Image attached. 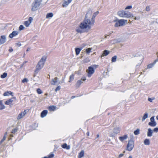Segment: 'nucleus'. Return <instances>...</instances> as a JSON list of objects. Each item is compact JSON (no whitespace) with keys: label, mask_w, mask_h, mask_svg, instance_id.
<instances>
[{"label":"nucleus","mask_w":158,"mask_h":158,"mask_svg":"<svg viewBox=\"0 0 158 158\" xmlns=\"http://www.w3.org/2000/svg\"><path fill=\"white\" fill-rule=\"evenodd\" d=\"M92 23L89 24V22L87 20H83L79 25V27H77L76 31L78 33H81L83 32L81 29H87V30H90L91 28V25Z\"/></svg>","instance_id":"nucleus-1"},{"label":"nucleus","mask_w":158,"mask_h":158,"mask_svg":"<svg viewBox=\"0 0 158 158\" xmlns=\"http://www.w3.org/2000/svg\"><path fill=\"white\" fill-rule=\"evenodd\" d=\"M118 15L120 17L122 18H130L132 14L126 10H120L117 13Z\"/></svg>","instance_id":"nucleus-2"},{"label":"nucleus","mask_w":158,"mask_h":158,"mask_svg":"<svg viewBox=\"0 0 158 158\" xmlns=\"http://www.w3.org/2000/svg\"><path fill=\"white\" fill-rule=\"evenodd\" d=\"M42 2V0H35L32 4V11H35L36 10L40 5Z\"/></svg>","instance_id":"nucleus-3"},{"label":"nucleus","mask_w":158,"mask_h":158,"mask_svg":"<svg viewBox=\"0 0 158 158\" xmlns=\"http://www.w3.org/2000/svg\"><path fill=\"white\" fill-rule=\"evenodd\" d=\"M114 22H116L114 26L115 27H120L124 26L125 25V23H127V20H124L123 19H118L114 21Z\"/></svg>","instance_id":"nucleus-4"},{"label":"nucleus","mask_w":158,"mask_h":158,"mask_svg":"<svg viewBox=\"0 0 158 158\" xmlns=\"http://www.w3.org/2000/svg\"><path fill=\"white\" fill-rule=\"evenodd\" d=\"M134 147V142L132 139H131L128 141L127 146L126 150L128 151H131Z\"/></svg>","instance_id":"nucleus-5"},{"label":"nucleus","mask_w":158,"mask_h":158,"mask_svg":"<svg viewBox=\"0 0 158 158\" xmlns=\"http://www.w3.org/2000/svg\"><path fill=\"white\" fill-rule=\"evenodd\" d=\"M44 63V62L40 60L36 66V69H35V72L36 73H38L40 70L43 67Z\"/></svg>","instance_id":"nucleus-6"},{"label":"nucleus","mask_w":158,"mask_h":158,"mask_svg":"<svg viewBox=\"0 0 158 158\" xmlns=\"http://www.w3.org/2000/svg\"><path fill=\"white\" fill-rule=\"evenodd\" d=\"M44 63V62L40 60L36 66V69H35V72L36 73H38L40 70L43 67Z\"/></svg>","instance_id":"nucleus-7"},{"label":"nucleus","mask_w":158,"mask_h":158,"mask_svg":"<svg viewBox=\"0 0 158 158\" xmlns=\"http://www.w3.org/2000/svg\"><path fill=\"white\" fill-rule=\"evenodd\" d=\"M86 80V77H83L81 78V80H78L75 85V86L76 88H78L81 84L83 83L82 81H84Z\"/></svg>","instance_id":"nucleus-8"},{"label":"nucleus","mask_w":158,"mask_h":158,"mask_svg":"<svg viewBox=\"0 0 158 158\" xmlns=\"http://www.w3.org/2000/svg\"><path fill=\"white\" fill-rule=\"evenodd\" d=\"M89 71L88 73V76L90 77L91 75L93 74L94 72V68L92 66H89L88 67Z\"/></svg>","instance_id":"nucleus-9"},{"label":"nucleus","mask_w":158,"mask_h":158,"mask_svg":"<svg viewBox=\"0 0 158 158\" xmlns=\"http://www.w3.org/2000/svg\"><path fill=\"white\" fill-rule=\"evenodd\" d=\"M6 37L5 35H1L0 36V44H2L6 42Z\"/></svg>","instance_id":"nucleus-10"},{"label":"nucleus","mask_w":158,"mask_h":158,"mask_svg":"<svg viewBox=\"0 0 158 158\" xmlns=\"http://www.w3.org/2000/svg\"><path fill=\"white\" fill-rule=\"evenodd\" d=\"M98 13L99 12L98 11H97L94 13L92 17L91 20H90L91 23H92V24H94V23L95 22V18L96 15L98 14Z\"/></svg>","instance_id":"nucleus-11"},{"label":"nucleus","mask_w":158,"mask_h":158,"mask_svg":"<svg viewBox=\"0 0 158 158\" xmlns=\"http://www.w3.org/2000/svg\"><path fill=\"white\" fill-rule=\"evenodd\" d=\"M26 114V110H25L24 111L20 113L18 115L17 119L18 120L20 119L23 117Z\"/></svg>","instance_id":"nucleus-12"},{"label":"nucleus","mask_w":158,"mask_h":158,"mask_svg":"<svg viewBox=\"0 0 158 158\" xmlns=\"http://www.w3.org/2000/svg\"><path fill=\"white\" fill-rule=\"evenodd\" d=\"M18 34V32L17 31H13L11 33H10L9 37L10 38H12L14 37L17 35Z\"/></svg>","instance_id":"nucleus-13"},{"label":"nucleus","mask_w":158,"mask_h":158,"mask_svg":"<svg viewBox=\"0 0 158 158\" xmlns=\"http://www.w3.org/2000/svg\"><path fill=\"white\" fill-rule=\"evenodd\" d=\"M9 95H11L12 97L14 96V93L13 92L9 91H7L4 93L3 95L4 96H9Z\"/></svg>","instance_id":"nucleus-14"},{"label":"nucleus","mask_w":158,"mask_h":158,"mask_svg":"<svg viewBox=\"0 0 158 158\" xmlns=\"http://www.w3.org/2000/svg\"><path fill=\"white\" fill-rule=\"evenodd\" d=\"M153 131L150 128H149L148 129L147 135L148 137H151L152 136Z\"/></svg>","instance_id":"nucleus-15"},{"label":"nucleus","mask_w":158,"mask_h":158,"mask_svg":"<svg viewBox=\"0 0 158 158\" xmlns=\"http://www.w3.org/2000/svg\"><path fill=\"white\" fill-rule=\"evenodd\" d=\"M110 53V52L109 51L107 50H104L103 52V53L101 56V57L102 58L103 57L108 55Z\"/></svg>","instance_id":"nucleus-16"},{"label":"nucleus","mask_w":158,"mask_h":158,"mask_svg":"<svg viewBox=\"0 0 158 158\" xmlns=\"http://www.w3.org/2000/svg\"><path fill=\"white\" fill-rule=\"evenodd\" d=\"M48 111L47 110H44L40 114V116L42 118L45 117L48 113Z\"/></svg>","instance_id":"nucleus-17"},{"label":"nucleus","mask_w":158,"mask_h":158,"mask_svg":"<svg viewBox=\"0 0 158 158\" xmlns=\"http://www.w3.org/2000/svg\"><path fill=\"white\" fill-rule=\"evenodd\" d=\"M70 0H65L64 2L62 4V6L63 7H66L68 5L69 3L71 2Z\"/></svg>","instance_id":"nucleus-18"},{"label":"nucleus","mask_w":158,"mask_h":158,"mask_svg":"<svg viewBox=\"0 0 158 158\" xmlns=\"http://www.w3.org/2000/svg\"><path fill=\"white\" fill-rule=\"evenodd\" d=\"M127 137V135H125L123 136H120L119 137V139L121 142H123L124 140L126 139Z\"/></svg>","instance_id":"nucleus-19"},{"label":"nucleus","mask_w":158,"mask_h":158,"mask_svg":"<svg viewBox=\"0 0 158 158\" xmlns=\"http://www.w3.org/2000/svg\"><path fill=\"white\" fill-rule=\"evenodd\" d=\"M61 147L63 148L66 149H69L70 148V146L67 145L66 143H64L62 144Z\"/></svg>","instance_id":"nucleus-20"},{"label":"nucleus","mask_w":158,"mask_h":158,"mask_svg":"<svg viewBox=\"0 0 158 158\" xmlns=\"http://www.w3.org/2000/svg\"><path fill=\"white\" fill-rule=\"evenodd\" d=\"M58 81V78L57 77H55L54 79H52L51 81V84L52 85H55V83Z\"/></svg>","instance_id":"nucleus-21"},{"label":"nucleus","mask_w":158,"mask_h":158,"mask_svg":"<svg viewBox=\"0 0 158 158\" xmlns=\"http://www.w3.org/2000/svg\"><path fill=\"white\" fill-rule=\"evenodd\" d=\"M148 124L150 126L154 127L156 126V123L155 121L150 122L148 123Z\"/></svg>","instance_id":"nucleus-22"},{"label":"nucleus","mask_w":158,"mask_h":158,"mask_svg":"<svg viewBox=\"0 0 158 158\" xmlns=\"http://www.w3.org/2000/svg\"><path fill=\"white\" fill-rule=\"evenodd\" d=\"M84 155V151L83 150L81 151L79 153L78 156V158H82Z\"/></svg>","instance_id":"nucleus-23"},{"label":"nucleus","mask_w":158,"mask_h":158,"mask_svg":"<svg viewBox=\"0 0 158 158\" xmlns=\"http://www.w3.org/2000/svg\"><path fill=\"white\" fill-rule=\"evenodd\" d=\"M120 130L119 128H115L113 129V132L115 135H117L119 133Z\"/></svg>","instance_id":"nucleus-24"},{"label":"nucleus","mask_w":158,"mask_h":158,"mask_svg":"<svg viewBox=\"0 0 158 158\" xmlns=\"http://www.w3.org/2000/svg\"><path fill=\"white\" fill-rule=\"evenodd\" d=\"M148 114L147 112H145L143 114L142 119V122L144 120L148 118Z\"/></svg>","instance_id":"nucleus-25"},{"label":"nucleus","mask_w":158,"mask_h":158,"mask_svg":"<svg viewBox=\"0 0 158 158\" xmlns=\"http://www.w3.org/2000/svg\"><path fill=\"white\" fill-rule=\"evenodd\" d=\"M81 49H82L80 48H75V51L76 55H77L79 54Z\"/></svg>","instance_id":"nucleus-26"},{"label":"nucleus","mask_w":158,"mask_h":158,"mask_svg":"<svg viewBox=\"0 0 158 158\" xmlns=\"http://www.w3.org/2000/svg\"><path fill=\"white\" fill-rule=\"evenodd\" d=\"M130 17L132 18L133 19L135 20H138L140 19V16H139L138 15H133L132 14L131 16Z\"/></svg>","instance_id":"nucleus-27"},{"label":"nucleus","mask_w":158,"mask_h":158,"mask_svg":"<svg viewBox=\"0 0 158 158\" xmlns=\"http://www.w3.org/2000/svg\"><path fill=\"white\" fill-rule=\"evenodd\" d=\"M13 102V100H12V99H10L6 101L5 102V104L6 105H10Z\"/></svg>","instance_id":"nucleus-28"},{"label":"nucleus","mask_w":158,"mask_h":158,"mask_svg":"<svg viewBox=\"0 0 158 158\" xmlns=\"http://www.w3.org/2000/svg\"><path fill=\"white\" fill-rule=\"evenodd\" d=\"M53 14L52 12L48 13L46 15V18L47 19H48L50 18H52L53 16Z\"/></svg>","instance_id":"nucleus-29"},{"label":"nucleus","mask_w":158,"mask_h":158,"mask_svg":"<svg viewBox=\"0 0 158 158\" xmlns=\"http://www.w3.org/2000/svg\"><path fill=\"white\" fill-rule=\"evenodd\" d=\"M5 106L2 103V101L0 100V110H3L5 109Z\"/></svg>","instance_id":"nucleus-30"},{"label":"nucleus","mask_w":158,"mask_h":158,"mask_svg":"<svg viewBox=\"0 0 158 158\" xmlns=\"http://www.w3.org/2000/svg\"><path fill=\"white\" fill-rule=\"evenodd\" d=\"M5 106L2 103V101L0 100V110H3L5 109Z\"/></svg>","instance_id":"nucleus-31"},{"label":"nucleus","mask_w":158,"mask_h":158,"mask_svg":"<svg viewBox=\"0 0 158 158\" xmlns=\"http://www.w3.org/2000/svg\"><path fill=\"white\" fill-rule=\"evenodd\" d=\"M144 144L147 145H148L150 144V140L148 139H146L144 141Z\"/></svg>","instance_id":"nucleus-32"},{"label":"nucleus","mask_w":158,"mask_h":158,"mask_svg":"<svg viewBox=\"0 0 158 158\" xmlns=\"http://www.w3.org/2000/svg\"><path fill=\"white\" fill-rule=\"evenodd\" d=\"M56 108V106H49L48 107V109L50 111H54Z\"/></svg>","instance_id":"nucleus-33"},{"label":"nucleus","mask_w":158,"mask_h":158,"mask_svg":"<svg viewBox=\"0 0 158 158\" xmlns=\"http://www.w3.org/2000/svg\"><path fill=\"white\" fill-rule=\"evenodd\" d=\"M155 64L156 63H155V61H154L153 63H151L148 65L147 68L150 69L152 68Z\"/></svg>","instance_id":"nucleus-34"},{"label":"nucleus","mask_w":158,"mask_h":158,"mask_svg":"<svg viewBox=\"0 0 158 158\" xmlns=\"http://www.w3.org/2000/svg\"><path fill=\"white\" fill-rule=\"evenodd\" d=\"M140 130L139 129H137L134 131V133L135 135H137L140 133Z\"/></svg>","instance_id":"nucleus-35"},{"label":"nucleus","mask_w":158,"mask_h":158,"mask_svg":"<svg viewBox=\"0 0 158 158\" xmlns=\"http://www.w3.org/2000/svg\"><path fill=\"white\" fill-rule=\"evenodd\" d=\"M88 14V13L87 12L86 14V15H85V19H84V20H87L88 21V22H89V24H90V23H91L90 20L89 19H88V17L87 16Z\"/></svg>","instance_id":"nucleus-36"},{"label":"nucleus","mask_w":158,"mask_h":158,"mask_svg":"<svg viewBox=\"0 0 158 158\" xmlns=\"http://www.w3.org/2000/svg\"><path fill=\"white\" fill-rule=\"evenodd\" d=\"M7 74L6 73H4L1 75V77L2 78H4L7 76Z\"/></svg>","instance_id":"nucleus-37"},{"label":"nucleus","mask_w":158,"mask_h":158,"mask_svg":"<svg viewBox=\"0 0 158 158\" xmlns=\"http://www.w3.org/2000/svg\"><path fill=\"white\" fill-rule=\"evenodd\" d=\"M47 58L46 56H44L42 57V58L40 59V60L44 62L45 63V61H46V59Z\"/></svg>","instance_id":"nucleus-38"},{"label":"nucleus","mask_w":158,"mask_h":158,"mask_svg":"<svg viewBox=\"0 0 158 158\" xmlns=\"http://www.w3.org/2000/svg\"><path fill=\"white\" fill-rule=\"evenodd\" d=\"M30 23L28 22V21H25L24 23V24L26 27H28L30 24Z\"/></svg>","instance_id":"nucleus-39"},{"label":"nucleus","mask_w":158,"mask_h":158,"mask_svg":"<svg viewBox=\"0 0 158 158\" xmlns=\"http://www.w3.org/2000/svg\"><path fill=\"white\" fill-rule=\"evenodd\" d=\"M117 56H113L111 58V61L112 62H115L116 61V59H117Z\"/></svg>","instance_id":"nucleus-40"},{"label":"nucleus","mask_w":158,"mask_h":158,"mask_svg":"<svg viewBox=\"0 0 158 158\" xmlns=\"http://www.w3.org/2000/svg\"><path fill=\"white\" fill-rule=\"evenodd\" d=\"M74 76L73 74H72L69 77V82H70L71 81H72L73 80Z\"/></svg>","instance_id":"nucleus-41"},{"label":"nucleus","mask_w":158,"mask_h":158,"mask_svg":"<svg viewBox=\"0 0 158 158\" xmlns=\"http://www.w3.org/2000/svg\"><path fill=\"white\" fill-rule=\"evenodd\" d=\"M36 92L38 94H41L43 92L42 90L40 88L37 89Z\"/></svg>","instance_id":"nucleus-42"},{"label":"nucleus","mask_w":158,"mask_h":158,"mask_svg":"<svg viewBox=\"0 0 158 158\" xmlns=\"http://www.w3.org/2000/svg\"><path fill=\"white\" fill-rule=\"evenodd\" d=\"M92 48H89L86 50V52L87 54H89L91 51Z\"/></svg>","instance_id":"nucleus-43"},{"label":"nucleus","mask_w":158,"mask_h":158,"mask_svg":"<svg viewBox=\"0 0 158 158\" xmlns=\"http://www.w3.org/2000/svg\"><path fill=\"white\" fill-rule=\"evenodd\" d=\"M18 130V129L17 128H15L13 129L11 133L13 134H15V132L17 131Z\"/></svg>","instance_id":"nucleus-44"},{"label":"nucleus","mask_w":158,"mask_h":158,"mask_svg":"<svg viewBox=\"0 0 158 158\" xmlns=\"http://www.w3.org/2000/svg\"><path fill=\"white\" fill-rule=\"evenodd\" d=\"M28 81V80L26 78H24L22 81V83H24L25 82H27Z\"/></svg>","instance_id":"nucleus-45"},{"label":"nucleus","mask_w":158,"mask_h":158,"mask_svg":"<svg viewBox=\"0 0 158 158\" xmlns=\"http://www.w3.org/2000/svg\"><path fill=\"white\" fill-rule=\"evenodd\" d=\"M24 27L23 25H20L19 27V30L20 31L24 29Z\"/></svg>","instance_id":"nucleus-46"},{"label":"nucleus","mask_w":158,"mask_h":158,"mask_svg":"<svg viewBox=\"0 0 158 158\" xmlns=\"http://www.w3.org/2000/svg\"><path fill=\"white\" fill-rule=\"evenodd\" d=\"M132 8V6L131 5L128 6L126 7L125 10L130 9Z\"/></svg>","instance_id":"nucleus-47"},{"label":"nucleus","mask_w":158,"mask_h":158,"mask_svg":"<svg viewBox=\"0 0 158 158\" xmlns=\"http://www.w3.org/2000/svg\"><path fill=\"white\" fill-rule=\"evenodd\" d=\"M54 155L53 153H51L48 156V157L49 158H52L54 157Z\"/></svg>","instance_id":"nucleus-48"},{"label":"nucleus","mask_w":158,"mask_h":158,"mask_svg":"<svg viewBox=\"0 0 158 158\" xmlns=\"http://www.w3.org/2000/svg\"><path fill=\"white\" fill-rule=\"evenodd\" d=\"M153 132H158V127L155 128L153 130Z\"/></svg>","instance_id":"nucleus-49"},{"label":"nucleus","mask_w":158,"mask_h":158,"mask_svg":"<svg viewBox=\"0 0 158 158\" xmlns=\"http://www.w3.org/2000/svg\"><path fill=\"white\" fill-rule=\"evenodd\" d=\"M60 89V86H58L55 89V91L57 92V91L59 90Z\"/></svg>","instance_id":"nucleus-50"},{"label":"nucleus","mask_w":158,"mask_h":158,"mask_svg":"<svg viewBox=\"0 0 158 158\" xmlns=\"http://www.w3.org/2000/svg\"><path fill=\"white\" fill-rule=\"evenodd\" d=\"M33 20V18L32 17H30L29 18H28V21L29 22V23H31V22Z\"/></svg>","instance_id":"nucleus-51"},{"label":"nucleus","mask_w":158,"mask_h":158,"mask_svg":"<svg viewBox=\"0 0 158 158\" xmlns=\"http://www.w3.org/2000/svg\"><path fill=\"white\" fill-rule=\"evenodd\" d=\"M154 116H153L152 117L150 118V122H153V121H155V119H154Z\"/></svg>","instance_id":"nucleus-52"},{"label":"nucleus","mask_w":158,"mask_h":158,"mask_svg":"<svg viewBox=\"0 0 158 158\" xmlns=\"http://www.w3.org/2000/svg\"><path fill=\"white\" fill-rule=\"evenodd\" d=\"M15 45L16 46H18V47H19L21 46V44L20 43V42H19L18 43H15Z\"/></svg>","instance_id":"nucleus-53"},{"label":"nucleus","mask_w":158,"mask_h":158,"mask_svg":"<svg viewBox=\"0 0 158 158\" xmlns=\"http://www.w3.org/2000/svg\"><path fill=\"white\" fill-rule=\"evenodd\" d=\"M146 10L147 11H148L150 10V7L148 6H147L146 8Z\"/></svg>","instance_id":"nucleus-54"},{"label":"nucleus","mask_w":158,"mask_h":158,"mask_svg":"<svg viewBox=\"0 0 158 158\" xmlns=\"http://www.w3.org/2000/svg\"><path fill=\"white\" fill-rule=\"evenodd\" d=\"M116 135H115V134H114V133L113 132V133H110V136L114 137Z\"/></svg>","instance_id":"nucleus-55"},{"label":"nucleus","mask_w":158,"mask_h":158,"mask_svg":"<svg viewBox=\"0 0 158 158\" xmlns=\"http://www.w3.org/2000/svg\"><path fill=\"white\" fill-rule=\"evenodd\" d=\"M84 61L85 62H89L90 60H89V59L87 58H86V59H85Z\"/></svg>","instance_id":"nucleus-56"},{"label":"nucleus","mask_w":158,"mask_h":158,"mask_svg":"<svg viewBox=\"0 0 158 158\" xmlns=\"http://www.w3.org/2000/svg\"><path fill=\"white\" fill-rule=\"evenodd\" d=\"M116 39H114L111 40V42H113V44H115L117 43Z\"/></svg>","instance_id":"nucleus-57"},{"label":"nucleus","mask_w":158,"mask_h":158,"mask_svg":"<svg viewBox=\"0 0 158 158\" xmlns=\"http://www.w3.org/2000/svg\"><path fill=\"white\" fill-rule=\"evenodd\" d=\"M116 41H117L116 42L117 43H120L121 41V39H116Z\"/></svg>","instance_id":"nucleus-58"},{"label":"nucleus","mask_w":158,"mask_h":158,"mask_svg":"<svg viewBox=\"0 0 158 158\" xmlns=\"http://www.w3.org/2000/svg\"><path fill=\"white\" fill-rule=\"evenodd\" d=\"M13 49L12 48H10L9 50V51L10 52H11L13 51Z\"/></svg>","instance_id":"nucleus-59"},{"label":"nucleus","mask_w":158,"mask_h":158,"mask_svg":"<svg viewBox=\"0 0 158 158\" xmlns=\"http://www.w3.org/2000/svg\"><path fill=\"white\" fill-rule=\"evenodd\" d=\"M148 101L150 102H152V101L153 99L151 98H148Z\"/></svg>","instance_id":"nucleus-60"},{"label":"nucleus","mask_w":158,"mask_h":158,"mask_svg":"<svg viewBox=\"0 0 158 158\" xmlns=\"http://www.w3.org/2000/svg\"><path fill=\"white\" fill-rule=\"evenodd\" d=\"M124 155V154H120L119 155V156L118 157L119 158H121V157H122V156H123Z\"/></svg>","instance_id":"nucleus-61"},{"label":"nucleus","mask_w":158,"mask_h":158,"mask_svg":"<svg viewBox=\"0 0 158 158\" xmlns=\"http://www.w3.org/2000/svg\"><path fill=\"white\" fill-rule=\"evenodd\" d=\"M113 33V31H111L109 33H108V35H110Z\"/></svg>","instance_id":"nucleus-62"},{"label":"nucleus","mask_w":158,"mask_h":158,"mask_svg":"<svg viewBox=\"0 0 158 158\" xmlns=\"http://www.w3.org/2000/svg\"><path fill=\"white\" fill-rule=\"evenodd\" d=\"M6 136H4L2 140H3L4 141L6 139Z\"/></svg>","instance_id":"nucleus-63"},{"label":"nucleus","mask_w":158,"mask_h":158,"mask_svg":"<svg viewBox=\"0 0 158 158\" xmlns=\"http://www.w3.org/2000/svg\"><path fill=\"white\" fill-rule=\"evenodd\" d=\"M155 63H156L158 61V56H157V59H156L154 61Z\"/></svg>","instance_id":"nucleus-64"}]
</instances>
